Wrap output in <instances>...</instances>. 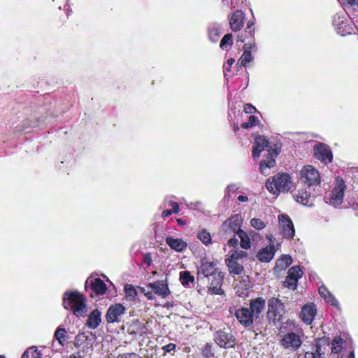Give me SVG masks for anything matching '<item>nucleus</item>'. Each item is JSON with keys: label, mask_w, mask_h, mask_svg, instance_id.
Returning <instances> with one entry per match:
<instances>
[{"label": "nucleus", "mask_w": 358, "mask_h": 358, "mask_svg": "<svg viewBox=\"0 0 358 358\" xmlns=\"http://www.w3.org/2000/svg\"><path fill=\"white\" fill-rule=\"evenodd\" d=\"M248 256V253L240 250L231 251L229 257L226 259V264L229 271L233 275H241L243 271V259Z\"/></svg>", "instance_id": "20e7f679"}, {"label": "nucleus", "mask_w": 358, "mask_h": 358, "mask_svg": "<svg viewBox=\"0 0 358 358\" xmlns=\"http://www.w3.org/2000/svg\"><path fill=\"white\" fill-rule=\"evenodd\" d=\"M345 187L344 181L341 179H337L336 183L331 193H329V196H325L326 202L335 208L339 207L343 201Z\"/></svg>", "instance_id": "39448f33"}, {"label": "nucleus", "mask_w": 358, "mask_h": 358, "mask_svg": "<svg viewBox=\"0 0 358 358\" xmlns=\"http://www.w3.org/2000/svg\"><path fill=\"white\" fill-rule=\"evenodd\" d=\"M203 353L207 358L214 355V350L212 344L207 343L203 350Z\"/></svg>", "instance_id": "a18cd8bd"}, {"label": "nucleus", "mask_w": 358, "mask_h": 358, "mask_svg": "<svg viewBox=\"0 0 358 358\" xmlns=\"http://www.w3.org/2000/svg\"><path fill=\"white\" fill-rule=\"evenodd\" d=\"M116 358H142L139 355L135 352H125L120 354Z\"/></svg>", "instance_id": "de8ad7c7"}, {"label": "nucleus", "mask_w": 358, "mask_h": 358, "mask_svg": "<svg viewBox=\"0 0 358 358\" xmlns=\"http://www.w3.org/2000/svg\"><path fill=\"white\" fill-rule=\"evenodd\" d=\"M234 62H235V59H233V58H230V59H227V64L224 66V71H227V72H229L230 71V68L233 65Z\"/></svg>", "instance_id": "6e6d98bb"}, {"label": "nucleus", "mask_w": 358, "mask_h": 358, "mask_svg": "<svg viewBox=\"0 0 358 358\" xmlns=\"http://www.w3.org/2000/svg\"><path fill=\"white\" fill-rule=\"evenodd\" d=\"M265 308V300L262 298H257L252 300L250 303V308H241L236 310V317L244 327L251 325L255 320L259 318Z\"/></svg>", "instance_id": "f257e3e1"}, {"label": "nucleus", "mask_w": 358, "mask_h": 358, "mask_svg": "<svg viewBox=\"0 0 358 358\" xmlns=\"http://www.w3.org/2000/svg\"><path fill=\"white\" fill-rule=\"evenodd\" d=\"M214 341L222 348H233L236 345V338L230 331L226 329L217 331L214 334Z\"/></svg>", "instance_id": "0eeeda50"}, {"label": "nucleus", "mask_w": 358, "mask_h": 358, "mask_svg": "<svg viewBox=\"0 0 358 358\" xmlns=\"http://www.w3.org/2000/svg\"><path fill=\"white\" fill-rule=\"evenodd\" d=\"M126 308L120 303L110 306L106 313V320L109 323L118 322L121 317L125 313Z\"/></svg>", "instance_id": "9b49d317"}, {"label": "nucleus", "mask_w": 358, "mask_h": 358, "mask_svg": "<svg viewBox=\"0 0 358 358\" xmlns=\"http://www.w3.org/2000/svg\"><path fill=\"white\" fill-rule=\"evenodd\" d=\"M164 207H171V210L172 212H175L177 213L180 210L179 205L177 202L173 201L171 200H169L166 198L164 201Z\"/></svg>", "instance_id": "a19ab883"}, {"label": "nucleus", "mask_w": 358, "mask_h": 358, "mask_svg": "<svg viewBox=\"0 0 358 358\" xmlns=\"http://www.w3.org/2000/svg\"><path fill=\"white\" fill-rule=\"evenodd\" d=\"M143 264H145L147 266H150L152 262L151 254L149 252L145 253L143 255Z\"/></svg>", "instance_id": "3c124183"}, {"label": "nucleus", "mask_w": 358, "mask_h": 358, "mask_svg": "<svg viewBox=\"0 0 358 358\" xmlns=\"http://www.w3.org/2000/svg\"><path fill=\"white\" fill-rule=\"evenodd\" d=\"M284 303L278 298L273 297L268 301L267 312L268 317H280L284 313Z\"/></svg>", "instance_id": "4468645a"}, {"label": "nucleus", "mask_w": 358, "mask_h": 358, "mask_svg": "<svg viewBox=\"0 0 358 358\" xmlns=\"http://www.w3.org/2000/svg\"><path fill=\"white\" fill-rule=\"evenodd\" d=\"M203 206V204L201 201H196L195 203H191L188 207L189 208H192V209H195V208H197V209H200L201 207Z\"/></svg>", "instance_id": "13d9d810"}, {"label": "nucleus", "mask_w": 358, "mask_h": 358, "mask_svg": "<svg viewBox=\"0 0 358 358\" xmlns=\"http://www.w3.org/2000/svg\"><path fill=\"white\" fill-rule=\"evenodd\" d=\"M54 337L63 346L68 338L67 331L64 328L59 327L55 332Z\"/></svg>", "instance_id": "c756f323"}, {"label": "nucleus", "mask_w": 358, "mask_h": 358, "mask_svg": "<svg viewBox=\"0 0 358 358\" xmlns=\"http://www.w3.org/2000/svg\"><path fill=\"white\" fill-rule=\"evenodd\" d=\"M334 25L341 36H344L354 32L352 25L344 16L336 15L334 19Z\"/></svg>", "instance_id": "1a4fd4ad"}, {"label": "nucleus", "mask_w": 358, "mask_h": 358, "mask_svg": "<svg viewBox=\"0 0 358 358\" xmlns=\"http://www.w3.org/2000/svg\"><path fill=\"white\" fill-rule=\"evenodd\" d=\"M291 177L287 173H278L272 178V180L268 179L266 182L267 189L273 194H277L280 192H288L291 188Z\"/></svg>", "instance_id": "7ed1b4c3"}, {"label": "nucleus", "mask_w": 358, "mask_h": 358, "mask_svg": "<svg viewBox=\"0 0 358 358\" xmlns=\"http://www.w3.org/2000/svg\"><path fill=\"white\" fill-rule=\"evenodd\" d=\"M292 263L291 256L283 255L276 262V268L279 270H285Z\"/></svg>", "instance_id": "c85d7f7f"}, {"label": "nucleus", "mask_w": 358, "mask_h": 358, "mask_svg": "<svg viewBox=\"0 0 358 358\" xmlns=\"http://www.w3.org/2000/svg\"><path fill=\"white\" fill-rule=\"evenodd\" d=\"M250 224H264V223H263V222H259V220L257 218H252V219H251Z\"/></svg>", "instance_id": "e2e57ef3"}, {"label": "nucleus", "mask_w": 358, "mask_h": 358, "mask_svg": "<svg viewBox=\"0 0 358 358\" xmlns=\"http://www.w3.org/2000/svg\"><path fill=\"white\" fill-rule=\"evenodd\" d=\"M298 281L294 278L289 276L286 277L285 281L283 282V285L285 287L291 289L292 290L296 289Z\"/></svg>", "instance_id": "58836bf2"}, {"label": "nucleus", "mask_w": 358, "mask_h": 358, "mask_svg": "<svg viewBox=\"0 0 358 358\" xmlns=\"http://www.w3.org/2000/svg\"><path fill=\"white\" fill-rule=\"evenodd\" d=\"M173 213H176L172 212L171 209H167L162 212V217L165 218V217L170 216Z\"/></svg>", "instance_id": "bf43d9fd"}, {"label": "nucleus", "mask_w": 358, "mask_h": 358, "mask_svg": "<svg viewBox=\"0 0 358 358\" xmlns=\"http://www.w3.org/2000/svg\"><path fill=\"white\" fill-rule=\"evenodd\" d=\"M250 288L251 283L248 275L241 276L235 286L236 293L243 298L248 296Z\"/></svg>", "instance_id": "f3484780"}, {"label": "nucleus", "mask_w": 358, "mask_h": 358, "mask_svg": "<svg viewBox=\"0 0 358 358\" xmlns=\"http://www.w3.org/2000/svg\"><path fill=\"white\" fill-rule=\"evenodd\" d=\"M317 309L313 303H307L301 309L300 317L303 322L310 324L314 320Z\"/></svg>", "instance_id": "dca6fc26"}, {"label": "nucleus", "mask_w": 358, "mask_h": 358, "mask_svg": "<svg viewBox=\"0 0 358 358\" xmlns=\"http://www.w3.org/2000/svg\"><path fill=\"white\" fill-rule=\"evenodd\" d=\"M300 180L308 186L318 185L320 182V173L312 165H306L300 171Z\"/></svg>", "instance_id": "423d86ee"}, {"label": "nucleus", "mask_w": 358, "mask_h": 358, "mask_svg": "<svg viewBox=\"0 0 358 358\" xmlns=\"http://www.w3.org/2000/svg\"><path fill=\"white\" fill-rule=\"evenodd\" d=\"M180 280L184 286H188L189 282L194 281V277L190 275L189 271H183L180 274Z\"/></svg>", "instance_id": "c9c22d12"}, {"label": "nucleus", "mask_w": 358, "mask_h": 358, "mask_svg": "<svg viewBox=\"0 0 358 358\" xmlns=\"http://www.w3.org/2000/svg\"><path fill=\"white\" fill-rule=\"evenodd\" d=\"M350 6H358V0H345Z\"/></svg>", "instance_id": "680f3d73"}, {"label": "nucleus", "mask_w": 358, "mask_h": 358, "mask_svg": "<svg viewBox=\"0 0 358 358\" xmlns=\"http://www.w3.org/2000/svg\"><path fill=\"white\" fill-rule=\"evenodd\" d=\"M269 148V143L267 139L262 136H259L255 138V144L253 146L252 155L253 157L256 159L259 157L261 152Z\"/></svg>", "instance_id": "412c9836"}, {"label": "nucleus", "mask_w": 358, "mask_h": 358, "mask_svg": "<svg viewBox=\"0 0 358 358\" xmlns=\"http://www.w3.org/2000/svg\"><path fill=\"white\" fill-rule=\"evenodd\" d=\"M232 43V34H227L222 38L220 46L222 49H224L227 45H231Z\"/></svg>", "instance_id": "c03bdc74"}, {"label": "nucleus", "mask_w": 358, "mask_h": 358, "mask_svg": "<svg viewBox=\"0 0 358 358\" xmlns=\"http://www.w3.org/2000/svg\"><path fill=\"white\" fill-rule=\"evenodd\" d=\"M124 291L126 298L129 300H133L137 295V291L134 286L131 285H126L124 286Z\"/></svg>", "instance_id": "e433bc0d"}, {"label": "nucleus", "mask_w": 358, "mask_h": 358, "mask_svg": "<svg viewBox=\"0 0 358 358\" xmlns=\"http://www.w3.org/2000/svg\"><path fill=\"white\" fill-rule=\"evenodd\" d=\"M318 292L320 296L325 300V301L330 303L332 306L338 308V301L324 286L320 287Z\"/></svg>", "instance_id": "bb28decb"}, {"label": "nucleus", "mask_w": 358, "mask_h": 358, "mask_svg": "<svg viewBox=\"0 0 358 358\" xmlns=\"http://www.w3.org/2000/svg\"><path fill=\"white\" fill-rule=\"evenodd\" d=\"M238 243H239V238L234 237V238H230L228 241L227 245L229 247H237L238 245Z\"/></svg>", "instance_id": "5fc2aeb1"}, {"label": "nucleus", "mask_w": 358, "mask_h": 358, "mask_svg": "<svg viewBox=\"0 0 358 358\" xmlns=\"http://www.w3.org/2000/svg\"><path fill=\"white\" fill-rule=\"evenodd\" d=\"M197 238L206 245L211 243L210 234L205 229L198 233Z\"/></svg>", "instance_id": "f704fd0d"}, {"label": "nucleus", "mask_w": 358, "mask_h": 358, "mask_svg": "<svg viewBox=\"0 0 358 358\" xmlns=\"http://www.w3.org/2000/svg\"><path fill=\"white\" fill-rule=\"evenodd\" d=\"M147 287L151 289L154 295L156 294L163 299L166 298L170 294L166 280H157L150 282Z\"/></svg>", "instance_id": "f8f14e48"}, {"label": "nucleus", "mask_w": 358, "mask_h": 358, "mask_svg": "<svg viewBox=\"0 0 358 358\" xmlns=\"http://www.w3.org/2000/svg\"><path fill=\"white\" fill-rule=\"evenodd\" d=\"M139 291L141 293L143 294L145 296L148 298L149 300H153L155 296L154 294L151 291H147L145 287H139Z\"/></svg>", "instance_id": "09e8293b"}, {"label": "nucleus", "mask_w": 358, "mask_h": 358, "mask_svg": "<svg viewBox=\"0 0 358 358\" xmlns=\"http://www.w3.org/2000/svg\"><path fill=\"white\" fill-rule=\"evenodd\" d=\"M63 306L70 310L77 317L87 315V306L86 298L77 291L66 292L63 297Z\"/></svg>", "instance_id": "f03ea898"}, {"label": "nucleus", "mask_w": 358, "mask_h": 358, "mask_svg": "<svg viewBox=\"0 0 358 358\" xmlns=\"http://www.w3.org/2000/svg\"><path fill=\"white\" fill-rule=\"evenodd\" d=\"M351 208L354 210H358V203H353L351 205Z\"/></svg>", "instance_id": "0e129e2a"}, {"label": "nucleus", "mask_w": 358, "mask_h": 358, "mask_svg": "<svg viewBox=\"0 0 358 358\" xmlns=\"http://www.w3.org/2000/svg\"><path fill=\"white\" fill-rule=\"evenodd\" d=\"M220 272V271L216 267V263L208 259H202L201 266L198 270L199 275H203L208 278Z\"/></svg>", "instance_id": "ddd939ff"}, {"label": "nucleus", "mask_w": 358, "mask_h": 358, "mask_svg": "<svg viewBox=\"0 0 358 358\" xmlns=\"http://www.w3.org/2000/svg\"><path fill=\"white\" fill-rule=\"evenodd\" d=\"M259 120L258 117L254 115H250L248 117V121L242 124V127L245 129H249L255 126Z\"/></svg>", "instance_id": "37998d69"}, {"label": "nucleus", "mask_w": 358, "mask_h": 358, "mask_svg": "<svg viewBox=\"0 0 358 358\" xmlns=\"http://www.w3.org/2000/svg\"><path fill=\"white\" fill-rule=\"evenodd\" d=\"M101 322V312L98 309H94L88 315L85 325L89 329H95L99 326Z\"/></svg>", "instance_id": "4be33fe9"}, {"label": "nucleus", "mask_w": 358, "mask_h": 358, "mask_svg": "<svg viewBox=\"0 0 358 358\" xmlns=\"http://www.w3.org/2000/svg\"><path fill=\"white\" fill-rule=\"evenodd\" d=\"M166 242L171 248L177 252H182L187 248L186 242L182 239L169 236L166 238Z\"/></svg>", "instance_id": "a878e982"}, {"label": "nucleus", "mask_w": 358, "mask_h": 358, "mask_svg": "<svg viewBox=\"0 0 358 358\" xmlns=\"http://www.w3.org/2000/svg\"><path fill=\"white\" fill-rule=\"evenodd\" d=\"M237 41L243 42L244 41V38H243V36L238 35L237 36Z\"/></svg>", "instance_id": "338daca9"}, {"label": "nucleus", "mask_w": 358, "mask_h": 358, "mask_svg": "<svg viewBox=\"0 0 358 358\" xmlns=\"http://www.w3.org/2000/svg\"><path fill=\"white\" fill-rule=\"evenodd\" d=\"M222 33L221 27L217 24H212L208 29L209 38L213 43L218 41Z\"/></svg>", "instance_id": "cd10ccee"}, {"label": "nucleus", "mask_w": 358, "mask_h": 358, "mask_svg": "<svg viewBox=\"0 0 358 358\" xmlns=\"http://www.w3.org/2000/svg\"><path fill=\"white\" fill-rule=\"evenodd\" d=\"M244 19H245V14L242 10H238L235 11L232 14L230 21H229L231 29L234 31H240L243 27Z\"/></svg>", "instance_id": "aec40b11"}, {"label": "nucleus", "mask_w": 358, "mask_h": 358, "mask_svg": "<svg viewBox=\"0 0 358 358\" xmlns=\"http://www.w3.org/2000/svg\"><path fill=\"white\" fill-rule=\"evenodd\" d=\"M90 287L96 294H103L106 291V285L99 278L90 276L85 282V289Z\"/></svg>", "instance_id": "2eb2a0df"}, {"label": "nucleus", "mask_w": 358, "mask_h": 358, "mask_svg": "<svg viewBox=\"0 0 358 358\" xmlns=\"http://www.w3.org/2000/svg\"><path fill=\"white\" fill-rule=\"evenodd\" d=\"M176 348V345L174 343H169L166 345H164L162 349L166 352H171L172 350H173L174 349Z\"/></svg>", "instance_id": "4d7b16f0"}, {"label": "nucleus", "mask_w": 358, "mask_h": 358, "mask_svg": "<svg viewBox=\"0 0 358 358\" xmlns=\"http://www.w3.org/2000/svg\"><path fill=\"white\" fill-rule=\"evenodd\" d=\"M244 111H245L246 113L252 114V113H254L256 111V108H255V106H253L252 104L247 103V104L244 106Z\"/></svg>", "instance_id": "864d4df0"}, {"label": "nucleus", "mask_w": 358, "mask_h": 358, "mask_svg": "<svg viewBox=\"0 0 358 358\" xmlns=\"http://www.w3.org/2000/svg\"><path fill=\"white\" fill-rule=\"evenodd\" d=\"M314 155L320 162L328 164L331 163L333 155L329 147L322 143H317L313 147Z\"/></svg>", "instance_id": "6e6552de"}, {"label": "nucleus", "mask_w": 358, "mask_h": 358, "mask_svg": "<svg viewBox=\"0 0 358 358\" xmlns=\"http://www.w3.org/2000/svg\"><path fill=\"white\" fill-rule=\"evenodd\" d=\"M243 222V218L241 214H235L231 215L224 224H241Z\"/></svg>", "instance_id": "ea45409f"}, {"label": "nucleus", "mask_w": 358, "mask_h": 358, "mask_svg": "<svg viewBox=\"0 0 358 358\" xmlns=\"http://www.w3.org/2000/svg\"><path fill=\"white\" fill-rule=\"evenodd\" d=\"M253 60V57L251 52L248 50H244V52L241 55L238 60L241 66H245L248 64L250 63Z\"/></svg>", "instance_id": "72a5a7b5"}, {"label": "nucleus", "mask_w": 358, "mask_h": 358, "mask_svg": "<svg viewBox=\"0 0 358 358\" xmlns=\"http://www.w3.org/2000/svg\"><path fill=\"white\" fill-rule=\"evenodd\" d=\"M255 231L247 233L242 229H238L236 234L241 240L240 245L243 249L248 250L251 247L250 237H255Z\"/></svg>", "instance_id": "b1692460"}, {"label": "nucleus", "mask_w": 358, "mask_h": 358, "mask_svg": "<svg viewBox=\"0 0 358 358\" xmlns=\"http://www.w3.org/2000/svg\"><path fill=\"white\" fill-rule=\"evenodd\" d=\"M255 24L254 21H249L247 24V28L250 29V27Z\"/></svg>", "instance_id": "69168bd1"}, {"label": "nucleus", "mask_w": 358, "mask_h": 358, "mask_svg": "<svg viewBox=\"0 0 358 358\" xmlns=\"http://www.w3.org/2000/svg\"><path fill=\"white\" fill-rule=\"evenodd\" d=\"M348 358H355V353L353 351L350 352L348 356Z\"/></svg>", "instance_id": "774afa93"}, {"label": "nucleus", "mask_w": 358, "mask_h": 358, "mask_svg": "<svg viewBox=\"0 0 358 358\" xmlns=\"http://www.w3.org/2000/svg\"><path fill=\"white\" fill-rule=\"evenodd\" d=\"M88 336L85 334H79L76 336L75 339V345L76 346L80 348L87 341Z\"/></svg>", "instance_id": "79ce46f5"}, {"label": "nucleus", "mask_w": 358, "mask_h": 358, "mask_svg": "<svg viewBox=\"0 0 358 358\" xmlns=\"http://www.w3.org/2000/svg\"><path fill=\"white\" fill-rule=\"evenodd\" d=\"M238 189H239V186L237 184L234 183V184L229 185L227 186V187L226 188L224 199L225 200L229 201L231 197V194L236 193Z\"/></svg>", "instance_id": "4c0bfd02"}, {"label": "nucleus", "mask_w": 358, "mask_h": 358, "mask_svg": "<svg viewBox=\"0 0 358 358\" xmlns=\"http://www.w3.org/2000/svg\"><path fill=\"white\" fill-rule=\"evenodd\" d=\"M343 339L340 336H336L334 338L331 342V352L338 353L342 349Z\"/></svg>", "instance_id": "2f4dec72"}, {"label": "nucleus", "mask_w": 358, "mask_h": 358, "mask_svg": "<svg viewBox=\"0 0 358 358\" xmlns=\"http://www.w3.org/2000/svg\"><path fill=\"white\" fill-rule=\"evenodd\" d=\"M316 346H317V350H316L317 355L314 352H306V354L304 355V358H322L321 355L319 352V347L317 346V343H316Z\"/></svg>", "instance_id": "8fccbe9b"}, {"label": "nucleus", "mask_w": 358, "mask_h": 358, "mask_svg": "<svg viewBox=\"0 0 358 358\" xmlns=\"http://www.w3.org/2000/svg\"><path fill=\"white\" fill-rule=\"evenodd\" d=\"M238 201L240 202H246L248 201V197L245 195H240L238 196Z\"/></svg>", "instance_id": "052dcab7"}, {"label": "nucleus", "mask_w": 358, "mask_h": 358, "mask_svg": "<svg viewBox=\"0 0 358 358\" xmlns=\"http://www.w3.org/2000/svg\"><path fill=\"white\" fill-rule=\"evenodd\" d=\"M268 151L269 157L266 160H264V161L261 162V163L259 164V169L262 173H265L266 170L267 169L272 168L275 166V161L274 159V157H276L278 154L275 150H272V152H270V150H268Z\"/></svg>", "instance_id": "393cba45"}, {"label": "nucleus", "mask_w": 358, "mask_h": 358, "mask_svg": "<svg viewBox=\"0 0 358 358\" xmlns=\"http://www.w3.org/2000/svg\"><path fill=\"white\" fill-rule=\"evenodd\" d=\"M281 343L285 348L291 351H296L301 345L302 341L299 334L290 332L284 335Z\"/></svg>", "instance_id": "9d476101"}, {"label": "nucleus", "mask_w": 358, "mask_h": 358, "mask_svg": "<svg viewBox=\"0 0 358 358\" xmlns=\"http://www.w3.org/2000/svg\"><path fill=\"white\" fill-rule=\"evenodd\" d=\"M256 50V44L252 40L251 42L246 43L243 46V50H248L249 52H252V50Z\"/></svg>", "instance_id": "603ef678"}, {"label": "nucleus", "mask_w": 358, "mask_h": 358, "mask_svg": "<svg viewBox=\"0 0 358 358\" xmlns=\"http://www.w3.org/2000/svg\"><path fill=\"white\" fill-rule=\"evenodd\" d=\"M280 233L287 238H291L294 236L295 230L294 225H281Z\"/></svg>", "instance_id": "7c9ffc66"}, {"label": "nucleus", "mask_w": 358, "mask_h": 358, "mask_svg": "<svg viewBox=\"0 0 358 358\" xmlns=\"http://www.w3.org/2000/svg\"><path fill=\"white\" fill-rule=\"evenodd\" d=\"M293 197L296 202L303 206H311L313 205V196L306 190H298L297 192L293 194Z\"/></svg>", "instance_id": "5701e85b"}, {"label": "nucleus", "mask_w": 358, "mask_h": 358, "mask_svg": "<svg viewBox=\"0 0 358 358\" xmlns=\"http://www.w3.org/2000/svg\"><path fill=\"white\" fill-rule=\"evenodd\" d=\"M268 238L270 239L271 243L268 246L261 249L257 255V259L262 262H270L275 255V245L270 236H268Z\"/></svg>", "instance_id": "6ab92c4d"}, {"label": "nucleus", "mask_w": 358, "mask_h": 358, "mask_svg": "<svg viewBox=\"0 0 358 358\" xmlns=\"http://www.w3.org/2000/svg\"><path fill=\"white\" fill-rule=\"evenodd\" d=\"M288 275L298 281L302 277L303 271L298 266H292L288 271Z\"/></svg>", "instance_id": "473e14b6"}, {"label": "nucleus", "mask_w": 358, "mask_h": 358, "mask_svg": "<svg viewBox=\"0 0 358 358\" xmlns=\"http://www.w3.org/2000/svg\"><path fill=\"white\" fill-rule=\"evenodd\" d=\"M279 224H293L290 217L286 214L278 215Z\"/></svg>", "instance_id": "49530a36"}, {"label": "nucleus", "mask_w": 358, "mask_h": 358, "mask_svg": "<svg viewBox=\"0 0 358 358\" xmlns=\"http://www.w3.org/2000/svg\"><path fill=\"white\" fill-rule=\"evenodd\" d=\"M223 278L224 276L222 275L221 272L218 273L214 276L209 278V280L210 281L208 287L209 292L214 294H222L223 290L222 289V285L223 282Z\"/></svg>", "instance_id": "a211bd4d"}]
</instances>
